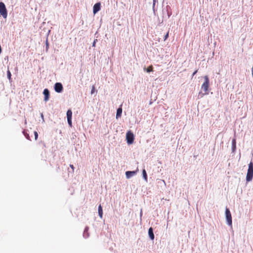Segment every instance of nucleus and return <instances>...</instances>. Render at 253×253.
<instances>
[{"mask_svg": "<svg viewBox=\"0 0 253 253\" xmlns=\"http://www.w3.org/2000/svg\"><path fill=\"white\" fill-rule=\"evenodd\" d=\"M54 89L57 92H61L63 90V86L61 83H57L55 84Z\"/></svg>", "mask_w": 253, "mask_h": 253, "instance_id": "obj_6", "label": "nucleus"}, {"mask_svg": "<svg viewBox=\"0 0 253 253\" xmlns=\"http://www.w3.org/2000/svg\"><path fill=\"white\" fill-rule=\"evenodd\" d=\"M43 93L44 95V100L45 101H47L48 100L49 98V91L47 89H44L43 92Z\"/></svg>", "mask_w": 253, "mask_h": 253, "instance_id": "obj_8", "label": "nucleus"}, {"mask_svg": "<svg viewBox=\"0 0 253 253\" xmlns=\"http://www.w3.org/2000/svg\"><path fill=\"white\" fill-rule=\"evenodd\" d=\"M72 112L71 110H68L67 112V119H72Z\"/></svg>", "mask_w": 253, "mask_h": 253, "instance_id": "obj_14", "label": "nucleus"}, {"mask_svg": "<svg viewBox=\"0 0 253 253\" xmlns=\"http://www.w3.org/2000/svg\"><path fill=\"white\" fill-rule=\"evenodd\" d=\"M148 234L151 240H154V234L153 233V228L150 227L148 230Z\"/></svg>", "mask_w": 253, "mask_h": 253, "instance_id": "obj_9", "label": "nucleus"}, {"mask_svg": "<svg viewBox=\"0 0 253 253\" xmlns=\"http://www.w3.org/2000/svg\"><path fill=\"white\" fill-rule=\"evenodd\" d=\"M92 46H95V41H94V42L93 43V44H92Z\"/></svg>", "mask_w": 253, "mask_h": 253, "instance_id": "obj_26", "label": "nucleus"}, {"mask_svg": "<svg viewBox=\"0 0 253 253\" xmlns=\"http://www.w3.org/2000/svg\"><path fill=\"white\" fill-rule=\"evenodd\" d=\"M88 230H89V228L88 227H86L84 229L83 235H84V237L85 238H88L89 236V234L88 233Z\"/></svg>", "mask_w": 253, "mask_h": 253, "instance_id": "obj_13", "label": "nucleus"}, {"mask_svg": "<svg viewBox=\"0 0 253 253\" xmlns=\"http://www.w3.org/2000/svg\"><path fill=\"white\" fill-rule=\"evenodd\" d=\"M204 82L201 86V89L204 91V93L201 95V97H202L204 95H207L209 94L210 80L208 76H204ZM199 95H200V93H199Z\"/></svg>", "mask_w": 253, "mask_h": 253, "instance_id": "obj_1", "label": "nucleus"}, {"mask_svg": "<svg viewBox=\"0 0 253 253\" xmlns=\"http://www.w3.org/2000/svg\"><path fill=\"white\" fill-rule=\"evenodd\" d=\"M34 135H35V140H37L38 137V133L37 131H34Z\"/></svg>", "mask_w": 253, "mask_h": 253, "instance_id": "obj_19", "label": "nucleus"}, {"mask_svg": "<svg viewBox=\"0 0 253 253\" xmlns=\"http://www.w3.org/2000/svg\"><path fill=\"white\" fill-rule=\"evenodd\" d=\"M232 143H233V145L234 146V147H235V145H236L235 139H233L232 140Z\"/></svg>", "mask_w": 253, "mask_h": 253, "instance_id": "obj_23", "label": "nucleus"}, {"mask_svg": "<svg viewBox=\"0 0 253 253\" xmlns=\"http://www.w3.org/2000/svg\"><path fill=\"white\" fill-rule=\"evenodd\" d=\"M7 77H8V79L9 80H11V73H10L9 70L7 71Z\"/></svg>", "mask_w": 253, "mask_h": 253, "instance_id": "obj_18", "label": "nucleus"}, {"mask_svg": "<svg viewBox=\"0 0 253 253\" xmlns=\"http://www.w3.org/2000/svg\"><path fill=\"white\" fill-rule=\"evenodd\" d=\"M98 210L99 216H100V217L101 218H102V216H103V210H102L101 205H100L99 206Z\"/></svg>", "mask_w": 253, "mask_h": 253, "instance_id": "obj_12", "label": "nucleus"}, {"mask_svg": "<svg viewBox=\"0 0 253 253\" xmlns=\"http://www.w3.org/2000/svg\"><path fill=\"white\" fill-rule=\"evenodd\" d=\"M153 68L152 65H150L146 69V70L147 72H150L153 71Z\"/></svg>", "mask_w": 253, "mask_h": 253, "instance_id": "obj_17", "label": "nucleus"}, {"mask_svg": "<svg viewBox=\"0 0 253 253\" xmlns=\"http://www.w3.org/2000/svg\"><path fill=\"white\" fill-rule=\"evenodd\" d=\"M225 214L226 221L228 224L230 226L232 225V216L230 211L228 208H226L225 209Z\"/></svg>", "mask_w": 253, "mask_h": 253, "instance_id": "obj_5", "label": "nucleus"}, {"mask_svg": "<svg viewBox=\"0 0 253 253\" xmlns=\"http://www.w3.org/2000/svg\"><path fill=\"white\" fill-rule=\"evenodd\" d=\"M168 37H169V32H168L167 33V34L165 36L164 41H166L168 39Z\"/></svg>", "mask_w": 253, "mask_h": 253, "instance_id": "obj_21", "label": "nucleus"}, {"mask_svg": "<svg viewBox=\"0 0 253 253\" xmlns=\"http://www.w3.org/2000/svg\"><path fill=\"white\" fill-rule=\"evenodd\" d=\"M253 178V163L251 162L249 164V168L246 176V180L248 182L252 180Z\"/></svg>", "mask_w": 253, "mask_h": 253, "instance_id": "obj_2", "label": "nucleus"}, {"mask_svg": "<svg viewBox=\"0 0 253 253\" xmlns=\"http://www.w3.org/2000/svg\"><path fill=\"white\" fill-rule=\"evenodd\" d=\"M94 89H95L94 86H92V89H91V94H92L94 92Z\"/></svg>", "mask_w": 253, "mask_h": 253, "instance_id": "obj_24", "label": "nucleus"}, {"mask_svg": "<svg viewBox=\"0 0 253 253\" xmlns=\"http://www.w3.org/2000/svg\"><path fill=\"white\" fill-rule=\"evenodd\" d=\"M135 174V171H127L126 172V175L127 178H130L131 176H133Z\"/></svg>", "mask_w": 253, "mask_h": 253, "instance_id": "obj_10", "label": "nucleus"}, {"mask_svg": "<svg viewBox=\"0 0 253 253\" xmlns=\"http://www.w3.org/2000/svg\"><path fill=\"white\" fill-rule=\"evenodd\" d=\"M68 123L70 126H72V119H67Z\"/></svg>", "mask_w": 253, "mask_h": 253, "instance_id": "obj_20", "label": "nucleus"}, {"mask_svg": "<svg viewBox=\"0 0 253 253\" xmlns=\"http://www.w3.org/2000/svg\"><path fill=\"white\" fill-rule=\"evenodd\" d=\"M143 177L146 181H147V175L146 170L144 169L142 171Z\"/></svg>", "mask_w": 253, "mask_h": 253, "instance_id": "obj_15", "label": "nucleus"}, {"mask_svg": "<svg viewBox=\"0 0 253 253\" xmlns=\"http://www.w3.org/2000/svg\"><path fill=\"white\" fill-rule=\"evenodd\" d=\"M155 2H156V0H153V6H154L155 5Z\"/></svg>", "mask_w": 253, "mask_h": 253, "instance_id": "obj_27", "label": "nucleus"}, {"mask_svg": "<svg viewBox=\"0 0 253 253\" xmlns=\"http://www.w3.org/2000/svg\"><path fill=\"white\" fill-rule=\"evenodd\" d=\"M23 133L24 135V136L26 137V138L28 139V140H30V136L29 135L28 133H27V132L25 131V130H24L23 131Z\"/></svg>", "mask_w": 253, "mask_h": 253, "instance_id": "obj_16", "label": "nucleus"}, {"mask_svg": "<svg viewBox=\"0 0 253 253\" xmlns=\"http://www.w3.org/2000/svg\"><path fill=\"white\" fill-rule=\"evenodd\" d=\"M122 113V108L120 107L117 109V114H116V118L118 119V118L120 117L121 116Z\"/></svg>", "mask_w": 253, "mask_h": 253, "instance_id": "obj_11", "label": "nucleus"}, {"mask_svg": "<svg viewBox=\"0 0 253 253\" xmlns=\"http://www.w3.org/2000/svg\"><path fill=\"white\" fill-rule=\"evenodd\" d=\"M100 3L98 2L95 3L93 6V12L94 14L96 13L100 9Z\"/></svg>", "mask_w": 253, "mask_h": 253, "instance_id": "obj_7", "label": "nucleus"}, {"mask_svg": "<svg viewBox=\"0 0 253 253\" xmlns=\"http://www.w3.org/2000/svg\"><path fill=\"white\" fill-rule=\"evenodd\" d=\"M0 14L4 18H6L7 15V11L3 2H0Z\"/></svg>", "mask_w": 253, "mask_h": 253, "instance_id": "obj_3", "label": "nucleus"}, {"mask_svg": "<svg viewBox=\"0 0 253 253\" xmlns=\"http://www.w3.org/2000/svg\"><path fill=\"white\" fill-rule=\"evenodd\" d=\"M126 138L128 144H131L134 141V135L131 131H128L126 134Z\"/></svg>", "mask_w": 253, "mask_h": 253, "instance_id": "obj_4", "label": "nucleus"}, {"mask_svg": "<svg viewBox=\"0 0 253 253\" xmlns=\"http://www.w3.org/2000/svg\"><path fill=\"white\" fill-rule=\"evenodd\" d=\"M198 72V70H196L193 73L192 76H194Z\"/></svg>", "mask_w": 253, "mask_h": 253, "instance_id": "obj_25", "label": "nucleus"}, {"mask_svg": "<svg viewBox=\"0 0 253 253\" xmlns=\"http://www.w3.org/2000/svg\"><path fill=\"white\" fill-rule=\"evenodd\" d=\"M70 167L72 169L73 172H74L75 169L74 166L73 165H70Z\"/></svg>", "mask_w": 253, "mask_h": 253, "instance_id": "obj_22", "label": "nucleus"}]
</instances>
